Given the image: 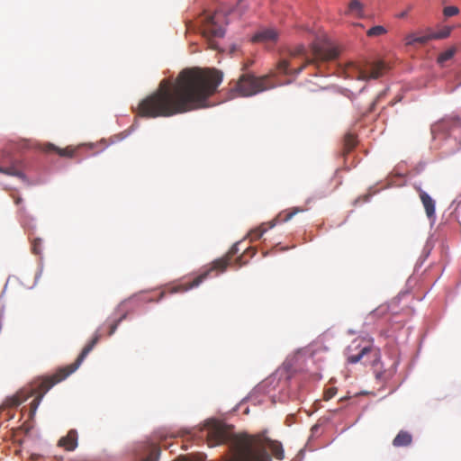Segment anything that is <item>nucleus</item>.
<instances>
[{
    "label": "nucleus",
    "instance_id": "nucleus-15",
    "mask_svg": "<svg viewBox=\"0 0 461 461\" xmlns=\"http://www.w3.org/2000/svg\"><path fill=\"white\" fill-rule=\"evenodd\" d=\"M23 163L22 160H14L9 167H2L0 166V173H3L7 176H17L19 178L24 179L25 175L23 172Z\"/></svg>",
    "mask_w": 461,
    "mask_h": 461
},
{
    "label": "nucleus",
    "instance_id": "nucleus-3",
    "mask_svg": "<svg viewBox=\"0 0 461 461\" xmlns=\"http://www.w3.org/2000/svg\"><path fill=\"white\" fill-rule=\"evenodd\" d=\"M312 58L306 57V50L303 45H298L292 50H290V56L292 58L295 57H303L304 62L302 66L293 68H291V64L286 59H282L279 61L277 65V69L280 73L286 74V75H297L301 73L303 68L310 65V64H315L318 65L320 62H326L334 60L337 59L339 52L338 50L333 48L330 47L326 44H320V43H314L312 45Z\"/></svg>",
    "mask_w": 461,
    "mask_h": 461
},
{
    "label": "nucleus",
    "instance_id": "nucleus-1",
    "mask_svg": "<svg viewBox=\"0 0 461 461\" xmlns=\"http://www.w3.org/2000/svg\"><path fill=\"white\" fill-rule=\"evenodd\" d=\"M222 81L215 68L183 69L174 81L163 79L158 89L143 98L134 109L143 118L170 117L206 106Z\"/></svg>",
    "mask_w": 461,
    "mask_h": 461
},
{
    "label": "nucleus",
    "instance_id": "nucleus-26",
    "mask_svg": "<svg viewBox=\"0 0 461 461\" xmlns=\"http://www.w3.org/2000/svg\"><path fill=\"white\" fill-rule=\"evenodd\" d=\"M126 318V313H123L121 317H119L117 320H114L110 322L109 324V330H108V336H112L115 330H117L118 325L122 321H123Z\"/></svg>",
    "mask_w": 461,
    "mask_h": 461
},
{
    "label": "nucleus",
    "instance_id": "nucleus-31",
    "mask_svg": "<svg viewBox=\"0 0 461 461\" xmlns=\"http://www.w3.org/2000/svg\"><path fill=\"white\" fill-rule=\"evenodd\" d=\"M425 211L429 218L435 214V203H424Z\"/></svg>",
    "mask_w": 461,
    "mask_h": 461
},
{
    "label": "nucleus",
    "instance_id": "nucleus-30",
    "mask_svg": "<svg viewBox=\"0 0 461 461\" xmlns=\"http://www.w3.org/2000/svg\"><path fill=\"white\" fill-rule=\"evenodd\" d=\"M337 393V388L335 387H330L324 392L323 398L325 401H329L331 398H333Z\"/></svg>",
    "mask_w": 461,
    "mask_h": 461
},
{
    "label": "nucleus",
    "instance_id": "nucleus-19",
    "mask_svg": "<svg viewBox=\"0 0 461 461\" xmlns=\"http://www.w3.org/2000/svg\"><path fill=\"white\" fill-rule=\"evenodd\" d=\"M412 442V436L405 430H401L393 440L395 447H407Z\"/></svg>",
    "mask_w": 461,
    "mask_h": 461
},
{
    "label": "nucleus",
    "instance_id": "nucleus-23",
    "mask_svg": "<svg viewBox=\"0 0 461 461\" xmlns=\"http://www.w3.org/2000/svg\"><path fill=\"white\" fill-rule=\"evenodd\" d=\"M356 146V139L354 135L348 134L344 139V152L348 153Z\"/></svg>",
    "mask_w": 461,
    "mask_h": 461
},
{
    "label": "nucleus",
    "instance_id": "nucleus-27",
    "mask_svg": "<svg viewBox=\"0 0 461 461\" xmlns=\"http://www.w3.org/2000/svg\"><path fill=\"white\" fill-rule=\"evenodd\" d=\"M41 245H42L41 239H40V238L34 239L32 241V253H34L35 255H41V251H42Z\"/></svg>",
    "mask_w": 461,
    "mask_h": 461
},
{
    "label": "nucleus",
    "instance_id": "nucleus-14",
    "mask_svg": "<svg viewBox=\"0 0 461 461\" xmlns=\"http://www.w3.org/2000/svg\"><path fill=\"white\" fill-rule=\"evenodd\" d=\"M77 148H74L72 146H68L64 149H60L57 146H55L52 143H45L41 147V150L43 152L49 153V152H57L60 157H66V158H73L76 154Z\"/></svg>",
    "mask_w": 461,
    "mask_h": 461
},
{
    "label": "nucleus",
    "instance_id": "nucleus-11",
    "mask_svg": "<svg viewBox=\"0 0 461 461\" xmlns=\"http://www.w3.org/2000/svg\"><path fill=\"white\" fill-rule=\"evenodd\" d=\"M229 439V433L221 423H214L208 430L207 444L209 447H214L223 444Z\"/></svg>",
    "mask_w": 461,
    "mask_h": 461
},
{
    "label": "nucleus",
    "instance_id": "nucleus-28",
    "mask_svg": "<svg viewBox=\"0 0 461 461\" xmlns=\"http://www.w3.org/2000/svg\"><path fill=\"white\" fill-rule=\"evenodd\" d=\"M459 13V9L456 6H446L443 10V14L446 17H451L456 15Z\"/></svg>",
    "mask_w": 461,
    "mask_h": 461
},
{
    "label": "nucleus",
    "instance_id": "nucleus-29",
    "mask_svg": "<svg viewBox=\"0 0 461 461\" xmlns=\"http://www.w3.org/2000/svg\"><path fill=\"white\" fill-rule=\"evenodd\" d=\"M378 192V189H376L375 186H372L368 189L367 193L362 196H360L356 202H359V200H362L363 202H366L373 194H376Z\"/></svg>",
    "mask_w": 461,
    "mask_h": 461
},
{
    "label": "nucleus",
    "instance_id": "nucleus-18",
    "mask_svg": "<svg viewBox=\"0 0 461 461\" xmlns=\"http://www.w3.org/2000/svg\"><path fill=\"white\" fill-rule=\"evenodd\" d=\"M430 41L429 33L426 31L423 35H418L417 33L411 32L405 36L404 42L406 46H412L416 43L426 44Z\"/></svg>",
    "mask_w": 461,
    "mask_h": 461
},
{
    "label": "nucleus",
    "instance_id": "nucleus-9",
    "mask_svg": "<svg viewBox=\"0 0 461 461\" xmlns=\"http://www.w3.org/2000/svg\"><path fill=\"white\" fill-rule=\"evenodd\" d=\"M385 65L383 62H377L372 65L370 71L362 68L355 62L348 63L344 68L346 77L357 80L376 79L383 75Z\"/></svg>",
    "mask_w": 461,
    "mask_h": 461
},
{
    "label": "nucleus",
    "instance_id": "nucleus-8",
    "mask_svg": "<svg viewBox=\"0 0 461 461\" xmlns=\"http://www.w3.org/2000/svg\"><path fill=\"white\" fill-rule=\"evenodd\" d=\"M224 16L221 12H215L212 14H205L201 20L203 26V34L211 41L212 48H216L214 43L212 41L215 38H222L225 33V30L222 26Z\"/></svg>",
    "mask_w": 461,
    "mask_h": 461
},
{
    "label": "nucleus",
    "instance_id": "nucleus-2",
    "mask_svg": "<svg viewBox=\"0 0 461 461\" xmlns=\"http://www.w3.org/2000/svg\"><path fill=\"white\" fill-rule=\"evenodd\" d=\"M102 337L100 330H96L92 339L84 347L77 360L66 366L59 367L57 371L49 376L40 377L31 383L28 386L22 388L15 394L7 397L0 407V416L6 410L16 408L22 402L34 396L30 404L29 419L33 420L37 409L44 394L55 384L65 380L68 375L74 373L82 364L86 356L93 350Z\"/></svg>",
    "mask_w": 461,
    "mask_h": 461
},
{
    "label": "nucleus",
    "instance_id": "nucleus-34",
    "mask_svg": "<svg viewBox=\"0 0 461 461\" xmlns=\"http://www.w3.org/2000/svg\"><path fill=\"white\" fill-rule=\"evenodd\" d=\"M164 296H165V292H161V293L159 294L158 298L155 302H158V301H160Z\"/></svg>",
    "mask_w": 461,
    "mask_h": 461
},
{
    "label": "nucleus",
    "instance_id": "nucleus-17",
    "mask_svg": "<svg viewBox=\"0 0 461 461\" xmlns=\"http://www.w3.org/2000/svg\"><path fill=\"white\" fill-rule=\"evenodd\" d=\"M345 14L356 18H363L365 16L364 5L359 0H351L348 5Z\"/></svg>",
    "mask_w": 461,
    "mask_h": 461
},
{
    "label": "nucleus",
    "instance_id": "nucleus-22",
    "mask_svg": "<svg viewBox=\"0 0 461 461\" xmlns=\"http://www.w3.org/2000/svg\"><path fill=\"white\" fill-rule=\"evenodd\" d=\"M456 52V47H451L444 52L440 53L438 57V63L444 64L446 61L449 60L454 57Z\"/></svg>",
    "mask_w": 461,
    "mask_h": 461
},
{
    "label": "nucleus",
    "instance_id": "nucleus-33",
    "mask_svg": "<svg viewBox=\"0 0 461 461\" xmlns=\"http://www.w3.org/2000/svg\"><path fill=\"white\" fill-rule=\"evenodd\" d=\"M407 13H408L407 11H403V12L400 13L397 16L399 18H404L407 15Z\"/></svg>",
    "mask_w": 461,
    "mask_h": 461
},
{
    "label": "nucleus",
    "instance_id": "nucleus-24",
    "mask_svg": "<svg viewBox=\"0 0 461 461\" xmlns=\"http://www.w3.org/2000/svg\"><path fill=\"white\" fill-rule=\"evenodd\" d=\"M387 32L386 29L382 25H376L372 28H370L366 34L368 37H376L381 36L383 34H385Z\"/></svg>",
    "mask_w": 461,
    "mask_h": 461
},
{
    "label": "nucleus",
    "instance_id": "nucleus-16",
    "mask_svg": "<svg viewBox=\"0 0 461 461\" xmlns=\"http://www.w3.org/2000/svg\"><path fill=\"white\" fill-rule=\"evenodd\" d=\"M59 446L68 451L74 450L77 446V432L75 429L69 430L65 437L59 440Z\"/></svg>",
    "mask_w": 461,
    "mask_h": 461
},
{
    "label": "nucleus",
    "instance_id": "nucleus-13",
    "mask_svg": "<svg viewBox=\"0 0 461 461\" xmlns=\"http://www.w3.org/2000/svg\"><path fill=\"white\" fill-rule=\"evenodd\" d=\"M279 33L274 28H262L252 37L254 42H260L266 45L274 44L278 40Z\"/></svg>",
    "mask_w": 461,
    "mask_h": 461
},
{
    "label": "nucleus",
    "instance_id": "nucleus-10",
    "mask_svg": "<svg viewBox=\"0 0 461 461\" xmlns=\"http://www.w3.org/2000/svg\"><path fill=\"white\" fill-rule=\"evenodd\" d=\"M304 211H305V209H303V208L294 207L290 210L281 212L280 213H278V215L276 217L275 220L268 221V222H264L261 225H259L258 227L253 229L249 232V236L251 240H259L267 230H268L269 229H272L276 225V221L285 222V221H289L290 219H292V217L294 214H296L298 212H303Z\"/></svg>",
    "mask_w": 461,
    "mask_h": 461
},
{
    "label": "nucleus",
    "instance_id": "nucleus-5",
    "mask_svg": "<svg viewBox=\"0 0 461 461\" xmlns=\"http://www.w3.org/2000/svg\"><path fill=\"white\" fill-rule=\"evenodd\" d=\"M273 87L275 84L271 81L270 76L256 77L251 73L242 74L236 84V90L242 96L255 95Z\"/></svg>",
    "mask_w": 461,
    "mask_h": 461
},
{
    "label": "nucleus",
    "instance_id": "nucleus-32",
    "mask_svg": "<svg viewBox=\"0 0 461 461\" xmlns=\"http://www.w3.org/2000/svg\"><path fill=\"white\" fill-rule=\"evenodd\" d=\"M420 200L421 202L423 203H426V202H433L430 197L429 196V194H427L426 193L422 192V191H420Z\"/></svg>",
    "mask_w": 461,
    "mask_h": 461
},
{
    "label": "nucleus",
    "instance_id": "nucleus-35",
    "mask_svg": "<svg viewBox=\"0 0 461 461\" xmlns=\"http://www.w3.org/2000/svg\"><path fill=\"white\" fill-rule=\"evenodd\" d=\"M14 413H9V412H8V419H13V418H14Z\"/></svg>",
    "mask_w": 461,
    "mask_h": 461
},
{
    "label": "nucleus",
    "instance_id": "nucleus-4",
    "mask_svg": "<svg viewBox=\"0 0 461 461\" xmlns=\"http://www.w3.org/2000/svg\"><path fill=\"white\" fill-rule=\"evenodd\" d=\"M236 458L234 461H266L268 455L261 438L241 436L234 442Z\"/></svg>",
    "mask_w": 461,
    "mask_h": 461
},
{
    "label": "nucleus",
    "instance_id": "nucleus-21",
    "mask_svg": "<svg viewBox=\"0 0 461 461\" xmlns=\"http://www.w3.org/2000/svg\"><path fill=\"white\" fill-rule=\"evenodd\" d=\"M452 31V27L445 26L438 32H432L430 29H427V32L429 33L430 41L432 40H441L447 38Z\"/></svg>",
    "mask_w": 461,
    "mask_h": 461
},
{
    "label": "nucleus",
    "instance_id": "nucleus-36",
    "mask_svg": "<svg viewBox=\"0 0 461 461\" xmlns=\"http://www.w3.org/2000/svg\"><path fill=\"white\" fill-rule=\"evenodd\" d=\"M237 261L240 263V258H238Z\"/></svg>",
    "mask_w": 461,
    "mask_h": 461
},
{
    "label": "nucleus",
    "instance_id": "nucleus-20",
    "mask_svg": "<svg viewBox=\"0 0 461 461\" xmlns=\"http://www.w3.org/2000/svg\"><path fill=\"white\" fill-rule=\"evenodd\" d=\"M267 446L269 449L271 450L273 456L277 459H283L284 458V449L281 445V443L274 440L267 439Z\"/></svg>",
    "mask_w": 461,
    "mask_h": 461
},
{
    "label": "nucleus",
    "instance_id": "nucleus-25",
    "mask_svg": "<svg viewBox=\"0 0 461 461\" xmlns=\"http://www.w3.org/2000/svg\"><path fill=\"white\" fill-rule=\"evenodd\" d=\"M159 455V447L156 445H152L149 455L141 461H158Z\"/></svg>",
    "mask_w": 461,
    "mask_h": 461
},
{
    "label": "nucleus",
    "instance_id": "nucleus-12",
    "mask_svg": "<svg viewBox=\"0 0 461 461\" xmlns=\"http://www.w3.org/2000/svg\"><path fill=\"white\" fill-rule=\"evenodd\" d=\"M456 129H461V119L446 118L433 125L432 133L442 132L450 135Z\"/></svg>",
    "mask_w": 461,
    "mask_h": 461
},
{
    "label": "nucleus",
    "instance_id": "nucleus-6",
    "mask_svg": "<svg viewBox=\"0 0 461 461\" xmlns=\"http://www.w3.org/2000/svg\"><path fill=\"white\" fill-rule=\"evenodd\" d=\"M238 252L239 243H236L230 248L226 257L214 260L210 269L204 271L203 273L196 276L192 282L175 285L169 290V293L176 294L186 292L194 287L198 286L203 281H204L209 276L210 273H212V271L217 270L219 272H223L230 264V260Z\"/></svg>",
    "mask_w": 461,
    "mask_h": 461
},
{
    "label": "nucleus",
    "instance_id": "nucleus-7",
    "mask_svg": "<svg viewBox=\"0 0 461 461\" xmlns=\"http://www.w3.org/2000/svg\"><path fill=\"white\" fill-rule=\"evenodd\" d=\"M347 361L349 364H357L360 361L368 362L367 357L370 354L376 356V349L372 342L365 339H355L346 348Z\"/></svg>",
    "mask_w": 461,
    "mask_h": 461
}]
</instances>
